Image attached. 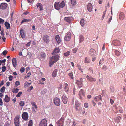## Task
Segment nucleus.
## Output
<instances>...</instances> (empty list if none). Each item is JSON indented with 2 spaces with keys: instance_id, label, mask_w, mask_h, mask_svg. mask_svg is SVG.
<instances>
[{
  "instance_id": "f257e3e1",
  "label": "nucleus",
  "mask_w": 126,
  "mask_h": 126,
  "mask_svg": "<svg viewBox=\"0 0 126 126\" xmlns=\"http://www.w3.org/2000/svg\"><path fill=\"white\" fill-rule=\"evenodd\" d=\"M53 55L51 57L49 62V66L51 67L55 63L59 60L60 56L58 54H52Z\"/></svg>"
},
{
  "instance_id": "f03ea898",
  "label": "nucleus",
  "mask_w": 126,
  "mask_h": 126,
  "mask_svg": "<svg viewBox=\"0 0 126 126\" xmlns=\"http://www.w3.org/2000/svg\"><path fill=\"white\" fill-rule=\"evenodd\" d=\"M81 103L77 101H76L75 102L74 107L75 109L77 111H80L82 109L81 107L80 106Z\"/></svg>"
},
{
  "instance_id": "7ed1b4c3",
  "label": "nucleus",
  "mask_w": 126,
  "mask_h": 126,
  "mask_svg": "<svg viewBox=\"0 0 126 126\" xmlns=\"http://www.w3.org/2000/svg\"><path fill=\"white\" fill-rule=\"evenodd\" d=\"M42 39L44 42L47 44H48L50 42L49 36L47 35H44L42 37Z\"/></svg>"
},
{
  "instance_id": "20e7f679",
  "label": "nucleus",
  "mask_w": 126,
  "mask_h": 126,
  "mask_svg": "<svg viewBox=\"0 0 126 126\" xmlns=\"http://www.w3.org/2000/svg\"><path fill=\"white\" fill-rule=\"evenodd\" d=\"M47 121L45 118H44L40 121L39 126H47Z\"/></svg>"
},
{
  "instance_id": "39448f33",
  "label": "nucleus",
  "mask_w": 126,
  "mask_h": 126,
  "mask_svg": "<svg viewBox=\"0 0 126 126\" xmlns=\"http://www.w3.org/2000/svg\"><path fill=\"white\" fill-rule=\"evenodd\" d=\"M19 116L18 115L16 116L14 118V122L16 126H19Z\"/></svg>"
},
{
  "instance_id": "423d86ee",
  "label": "nucleus",
  "mask_w": 126,
  "mask_h": 126,
  "mask_svg": "<svg viewBox=\"0 0 126 126\" xmlns=\"http://www.w3.org/2000/svg\"><path fill=\"white\" fill-rule=\"evenodd\" d=\"M78 95L80 99H82L85 96L84 90L83 89H81L79 91Z\"/></svg>"
},
{
  "instance_id": "0eeeda50",
  "label": "nucleus",
  "mask_w": 126,
  "mask_h": 126,
  "mask_svg": "<svg viewBox=\"0 0 126 126\" xmlns=\"http://www.w3.org/2000/svg\"><path fill=\"white\" fill-rule=\"evenodd\" d=\"M53 101L55 105L59 106L60 105V100L58 98L55 97L53 99Z\"/></svg>"
},
{
  "instance_id": "6e6552de",
  "label": "nucleus",
  "mask_w": 126,
  "mask_h": 126,
  "mask_svg": "<svg viewBox=\"0 0 126 126\" xmlns=\"http://www.w3.org/2000/svg\"><path fill=\"white\" fill-rule=\"evenodd\" d=\"M8 6V4L6 3H3L0 5V9L5 10Z\"/></svg>"
},
{
  "instance_id": "1a4fd4ad",
  "label": "nucleus",
  "mask_w": 126,
  "mask_h": 126,
  "mask_svg": "<svg viewBox=\"0 0 126 126\" xmlns=\"http://www.w3.org/2000/svg\"><path fill=\"white\" fill-rule=\"evenodd\" d=\"M22 118L25 121L27 120L28 118V114L27 112H24L22 116Z\"/></svg>"
},
{
  "instance_id": "9d476101",
  "label": "nucleus",
  "mask_w": 126,
  "mask_h": 126,
  "mask_svg": "<svg viewBox=\"0 0 126 126\" xmlns=\"http://www.w3.org/2000/svg\"><path fill=\"white\" fill-rule=\"evenodd\" d=\"M71 37V34L70 33H68L65 37L64 40L66 41L70 40Z\"/></svg>"
},
{
  "instance_id": "9b49d317",
  "label": "nucleus",
  "mask_w": 126,
  "mask_h": 126,
  "mask_svg": "<svg viewBox=\"0 0 126 126\" xmlns=\"http://www.w3.org/2000/svg\"><path fill=\"white\" fill-rule=\"evenodd\" d=\"M86 78L87 80L91 82L93 81H96V79L95 78H93L90 76H89L87 75L86 76Z\"/></svg>"
},
{
  "instance_id": "f8f14e48",
  "label": "nucleus",
  "mask_w": 126,
  "mask_h": 126,
  "mask_svg": "<svg viewBox=\"0 0 126 126\" xmlns=\"http://www.w3.org/2000/svg\"><path fill=\"white\" fill-rule=\"evenodd\" d=\"M60 50L59 47H56L54 49L51 54H58L60 52Z\"/></svg>"
},
{
  "instance_id": "ddd939ff",
  "label": "nucleus",
  "mask_w": 126,
  "mask_h": 126,
  "mask_svg": "<svg viewBox=\"0 0 126 126\" xmlns=\"http://www.w3.org/2000/svg\"><path fill=\"white\" fill-rule=\"evenodd\" d=\"M62 100L63 103L66 104L68 101L67 98L65 96H63L62 97Z\"/></svg>"
},
{
  "instance_id": "4468645a",
  "label": "nucleus",
  "mask_w": 126,
  "mask_h": 126,
  "mask_svg": "<svg viewBox=\"0 0 126 126\" xmlns=\"http://www.w3.org/2000/svg\"><path fill=\"white\" fill-rule=\"evenodd\" d=\"M94 100L96 101H98L99 100L101 101H102V97L101 95H99L98 96H96L95 98H94Z\"/></svg>"
},
{
  "instance_id": "2eb2a0df",
  "label": "nucleus",
  "mask_w": 126,
  "mask_h": 126,
  "mask_svg": "<svg viewBox=\"0 0 126 126\" xmlns=\"http://www.w3.org/2000/svg\"><path fill=\"white\" fill-rule=\"evenodd\" d=\"M92 5L90 3L88 4L87 6V9L88 11L90 12H91L92 9Z\"/></svg>"
},
{
  "instance_id": "dca6fc26",
  "label": "nucleus",
  "mask_w": 126,
  "mask_h": 126,
  "mask_svg": "<svg viewBox=\"0 0 126 126\" xmlns=\"http://www.w3.org/2000/svg\"><path fill=\"white\" fill-rule=\"evenodd\" d=\"M59 2H55L54 4V6L55 9L57 10H59L60 8V6Z\"/></svg>"
},
{
  "instance_id": "f3484780",
  "label": "nucleus",
  "mask_w": 126,
  "mask_h": 126,
  "mask_svg": "<svg viewBox=\"0 0 126 126\" xmlns=\"http://www.w3.org/2000/svg\"><path fill=\"white\" fill-rule=\"evenodd\" d=\"M76 83L80 88L82 86L83 84L81 81H79L78 80H77L76 81Z\"/></svg>"
},
{
  "instance_id": "a211bd4d",
  "label": "nucleus",
  "mask_w": 126,
  "mask_h": 126,
  "mask_svg": "<svg viewBox=\"0 0 126 126\" xmlns=\"http://www.w3.org/2000/svg\"><path fill=\"white\" fill-rule=\"evenodd\" d=\"M20 33L21 36L22 38H25V33L24 30L21 29L20 31Z\"/></svg>"
},
{
  "instance_id": "6ab92c4d",
  "label": "nucleus",
  "mask_w": 126,
  "mask_h": 126,
  "mask_svg": "<svg viewBox=\"0 0 126 126\" xmlns=\"http://www.w3.org/2000/svg\"><path fill=\"white\" fill-rule=\"evenodd\" d=\"M89 53L91 56L95 55L96 54V51L94 49H91L90 50Z\"/></svg>"
},
{
  "instance_id": "aec40b11",
  "label": "nucleus",
  "mask_w": 126,
  "mask_h": 126,
  "mask_svg": "<svg viewBox=\"0 0 126 126\" xmlns=\"http://www.w3.org/2000/svg\"><path fill=\"white\" fill-rule=\"evenodd\" d=\"M113 43V45H114L116 46H119L121 45V43L120 41L118 40L114 41V42Z\"/></svg>"
},
{
  "instance_id": "412c9836",
  "label": "nucleus",
  "mask_w": 126,
  "mask_h": 126,
  "mask_svg": "<svg viewBox=\"0 0 126 126\" xmlns=\"http://www.w3.org/2000/svg\"><path fill=\"white\" fill-rule=\"evenodd\" d=\"M12 64L13 66L15 67L17 66V61L15 58H13L12 60Z\"/></svg>"
},
{
  "instance_id": "4be33fe9",
  "label": "nucleus",
  "mask_w": 126,
  "mask_h": 126,
  "mask_svg": "<svg viewBox=\"0 0 126 126\" xmlns=\"http://www.w3.org/2000/svg\"><path fill=\"white\" fill-rule=\"evenodd\" d=\"M55 40L59 44L61 42V39L59 36L57 35L55 37Z\"/></svg>"
},
{
  "instance_id": "5701e85b",
  "label": "nucleus",
  "mask_w": 126,
  "mask_h": 126,
  "mask_svg": "<svg viewBox=\"0 0 126 126\" xmlns=\"http://www.w3.org/2000/svg\"><path fill=\"white\" fill-rule=\"evenodd\" d=\"M72 18V17H65L64 18V20L69 23L71 21Z\"/></svg>"
},
{
  "instance_id": "b1692460",
  "label": "nucleus",
  "mask_w": 126,
  "mask_h": 126,
  "mask_svg": "<svg viewBox=\"0 0 126 126\" xmlns=\"http://www.w3.org/2000/svg\"><path fill=\"white\" fill-rule=\"evenodd\" d=\"M64 123V119L63 118H61L58 122V124H60L62 126H63Z\"/></svg>"
},
{
  "instance_id": "393cba45",
  "label": "nucleus",
  "mask_w": 126,
  "mask_h": 126,
  "mask_svg": "<svg viewBox=\"0 0 126 126\" xmlns=\"http://www.w3.org/2000/svg\"><path fill=\"white\" fill-rule=\"evenodd\" d=\"M91 62V60L90 58L88 57H86L84 60V63H88Z\"/></svg>"
},
{
  "instance_id": "a878e982",
  "label": "nucleus",
  "mask_w": 126,
  "mask_h": 126,
  "mask_svg": "<svg viewBox=\"0 0 126 126\" xmlns=\"http://www.w3.org/2000/svg\"><path fill=\"white\" fill-rule=\"evenodd\" d=\"M64 89L65 91L67 92L69 91L68 86V84L66 83H64Z\"/></svg>"
},
{
  "instance_id": "bb28decb",
  "label": "nucleus",
  "mask_w": 126,
  "mask_h": 126,
  "mask_svg": "<svg viewBox=\"0 0 126 126\" xmlns=\"http://www.w3.org/2000/svg\"><path fill=\"white\" fill-rule=\"evenodd\" d=\"M36 6L38 8L40 9V10L41 11L43 9V6L42 4L40 3H37L36 4Z\"/></svg>"
},
{
  "instance_id": "cd10ccee",
  "label": "nucleus",
  "mask_w": 126,
  "mask_h": 126,
  "mask_svg": "<svg viewBox=\"0 0 126 126\" xmlns=\"http://www.w3.org/2000/svg\"><path fill=\"white\" fill-rule=\"evenodd\" d=\"M121 119V118L120 116H118L115 119V122L118 123L120 121V120Z\"/></svg>"
},
{
  "instance_id": "c85d7f7f",
  "label": "nucleus",
  "mask_w": 126,
  "mask_h": 126,
  "mask_svg": "<svg viewBox=\"0 0 126 126\" xmlns=\"http://www.w3.org/2000/svg\"><path fill=\"white\" fill-rule=\"evenodd\" d=\"M10 99V97L8 96V95L7 94L6 95L4 99L5 101L6 102H9Z\"/></svg>"
},
{
  "instance_id": "c756f323",
  "label": "nucleus",
  "mask_w": 126,
  "mask_h": 126,
  "mask_svg": "<svg viewBox=\"0 0 126 126\" xmlns=\"http://www.w3.org/2000/svg\"><path fill=\"white\" fill-rule=\"evenodd\" d=\"M40 54L41 56L40 57L41 58H41H43V59H43H44L45 58V57L46 56V54L44 52H42Z\"/></svg>"
},
{
  "instance_id": "7c9ffc66",
  "label": "nucleus",
  "mask_w": 126,
  "mask_h": 126,
  "mask_svg": "<svg viewBox=\"0 0 126 126\" xmlns=\"http://www.w3.org/2000/svg\"><path fill=\"white\" fill-rule=\"evenodd\" d=\"M5 25L7 29H9L10 28V25L8 22L6 21L5 23Z\"/></svg>"
},
{
  "instance_id": "2f4dec72",
  "label": "nucleus",
  "mask_w": 126,
  "mask_h": 126,
  "mask_svg": "<svg viewBox=\"0 0 126 126\" xmlns=\"http://www.w3.org/2000/svg\"><path fill=\"white\" fill-rule=\"evenodd\" d=\"M57 71V70L56 69L52 73V76L53 77H55L56 76Z\"/></svg>"
},
{
  "instance_id": "473e14b6",
  "label": "nucleus",
  "mask_w": 126,
  "mask_h": 126,
  "mask_svg": "<svg viewBox=\"0 0 126 126\" xmlns=\"http://www.w3.org/2000/svg\"><path fill=\"white\" fill-rule=\"evenodd\" d=\"M59 4V7H60V8H63L65 6L64 2V1H62Z\"/></svg>"
},
{
  "instance_id": "72a5a7b5",
  "label": "nucleus",
  "mask_w": 126,
  "mask_h": 126,
  "mask_svg": "<svg viewBox=\"0 0 126 126\" xmlns=\"http://www.w3.org/2000/svg\"><path fill=\"white\" fill-rule=\"evenodd\" d=\"M72 5L74 6L76 4V0H71Z\"/></svg>"
},
{
  "instance_id": "f704fd0d",
  "label": "nucleus",
  "mask_w": 126,
  "mask_h": 126,
  "mask_svg": "<svg viewBox=\"0 0 126 126\" xmlns=\"http://www.w3.org/2000/svg\"><path fill=\"white\" fill-rule=\"evenodd\" d=\"M125 17L124 14L123 13H120L119 15V18L120 19H123Z\"/></svg>"
},
{
  "instance_id": "c9c22d12",
  "label": "nucleus",
  "mask_w": 126,
  "mask_h": 126,
  "mask_svg": "<svg viewBox=\"0 0 126 126\" xmlns=\"http://www.w3.org/2000/svg\"><path fill=\"white\" fill-rule=\"evenodd\" d=\"M31 20L30 19H27L24 18L22 21L21 23L22 24L24 22H30Z\"/></svg>"
},
{
  "instance_id": "e433bc0d",
  "label": "nucleus",
  "mask_w": 126,
  "mask_h": 126,
  "mask_svg": "<svg viewBox=\"0 0 126 126\" xmlns=\"http://www.w3.org/2000/svg\"><path fill=\"white\" fill-rule=\"evenodd\" d=\"M85 21L84 19H81L80 21V24L81 26L83 27L85 24Z\"/></svg>"
},
{
  "instance_id": "4c0bfd02",
  "label": "nucleus",
  "mask_w": 126,
  "mask_h": 126,
  "mask_svg": "<svg viewBox=\"0 0 126 126\" xmlns=\"http://www.w3.org/2000/svg\"><path fill=\"white\" fill-rule=\"evenodd\" d=\"M31 83H28L26 82H25L24 84V87L25 88H27L30 86Z\"/></svg>"
},
{
  "instance_id": "58836bf2",
  "label": "nucleus",
  "mask_w": 126,
  "mask_h": 126,
  "mask_svg": "<svg viewBox=\"0 0 126 126\" xmlns=\"http://www.w3.org/2000/svg\"><path fill=\"white\" fill-rule=\"evenodd\" d=\"M31 103L32 106L34 107L35 108L37 109V106L34 102H32Z\"/></svg>"
},
{
  "instance_id": "ea45409f",
  "label": "nucleus",
  "mask_w": 126,
  "mask_h": 126,
  "mask_svg": "<svg viewBox=\"0 0 126 126\" xmlns=\"http://www.w3.org/2000/svg\"><path fill=\"white\" fill-rule=\"evenodd\" d=\"M115 53L116 55L117 56H119L121 54V53L117 50H116L115 51Z\"/></svg>"
},
{
  "instance_id": "a19ab883",
  "label": "nucleus",
  "mask_w": 126,
  "mask_h": 126,
  "mask_svg": "<svg viewBox=\"0 0 126 126\" xmlns=\"http://www.w3.org/2000/svg\"><path fill=\"white\" fill-rule=\"evenodd\" d=\"M33 122L32 120H30L29 121V122L28 124V126H32Z\"/></svg>"
},
{
  "instance_id": "79ce46f5",
  "label": "nucleus",
  "mask_w": 126,
  "mask_h": 126,
  "mask_svg": "<svg viewBox=\"0 0 126 126\" xmlns=\"http://www.w3.org/2000/svg\"><path fill=\"white\" fill-rule=\"evenodd\" d=\"M77 67H78V69L81 71V72L82 73L83 72L82 69L81 68V66L80 65H77Z\"/></svg>"
},
{
  "instance_id": "37998d69",
  "label": "nucleus",
  "mask_w": 126,
  "mask_h": 126,
  "mask_svg": "<svg viewBox=\"0 0 126 126\" xmlns=\"http://www.w3.org/2000/svg\"><path fill=\"white\" fill-rule=\"evenodd\" d=\"M70 54V52L69 51H67L64 54V55L65 56H68Z\"/></svg>"
},
{
  "instance_id": "c03bdc74",
  "label": "nucleus",
  "mask_w": 126,
  "mask_h": 126,
  "mask_svg": "<svg viewBox=\"0 0 126 126\" xmlns=\"http://www.w3.org/2000/svg\"><path fill=\"white\" fill-rule=\"evenodd\" d=\"M84 40V38L83 36L82 35L80 36L79 42L81 43Z\"/></svg>"
},
{
  "instance_id": "a18cd8bd",
  "label": "nucleus",
  "mask_w": 126,
  "mask_h": 126,
  "mask_svg": "<svg viewBox=\"0 0 126 126\" xmlns=\"http://www.w3.org/2000/svg\"><path fill=\"white\" fill-rule=\"evenodd\" d=\"M19 90V89L18 88L14 89L13 90L12 92L14 93H16L18 92Z\"/></svg>"
},
{
  "instance_id": "49530a36",
  "label": "nucleus",
  "mask_w": 126,
  "mask_h": 126,
  "mask_svg": "<svg viewBox=\"0 0 126 126\" xmlns=\"http://www.w3.org/2000/svg\"><path fill=\"white\" fill-rule=\"evenodd\" d=\"M119 112L121 113H123V111L122 108L120 107H119Z\"/></svg>"
},
{
  "instance_id": "de8ad7c7",
  "label": "nucleus",
  "mask_w": 126,
  "mask_h": 126,
  "mask_svg": "<svg viewBox=\"0 0 126 126\" xmlns=\"http://www.w3.org/2000/svg\"><path fill=\"white\" fill-rule=\"evenodd\" d=\"M24 104V102L23 101H21L20 102L19 105L21 106H23Z\"/></svg>"
},
{
  "instance_id": "09e8293b",
  "label": "nucleus",
  "mask_w": 126,
  "mask_h": 126,
  "mask_svg": "<svg viewBox=\"0 0 126 126\" xmlns=\"http://www.w3.org/2000/svg\"><path fill=\"white\" fill-rule=\"evenodd\" d=\"M106 13V11H104L103 12V14L102 15V17L101 18V19L102 20H103L104 18V17H105V15Z\"/></svg>"
},
{
  "instance_id": "8fccbe9b",
  "label": "nucleus",
  "mask_w": 126,
  "mask_h": 126,
  "mask_svg": "<svg viewBox=\"0 0 126 126\" xmlns=\"http://www.w3.org/2000/svg\"><path fill=\"white\" fill-rule=\"evenodd\" d=\"M22 92H19L16 95V97H20L21 95L22 94Z\"/></svg>"
},
{
  "instance_id": "3c124183",
  "label": "nucleus",
  "mask_w": 126,
  "mask_h": 126,
  "mask_svg": "<svg viewBox=\"0 0 126 126\" xmlns=\"http://www.w3.org/2000/svg\"><path fill=\"white\" fill-rule=\"evenodd\" d=\"M68 75L70 77V78H71L72 79H73V74L72 73H69V74H68Z\"/></svg>"
},
{
  "instance_id": "603ef678",
  "label": "nucleus",
  "mask_w": 126,
  "mask_h": 126,
  "mask_svg": "<svg viewBox=\"0 0 126 126\" xmlns=\"http://www.w3.org/2000/svg\"><path fill=\"white\" fill-rule=\"evenodd\" d=\"M13 78V76L11 75H10L9 77V80L11 81H12Z\"/></svg>"
},
{
  "instance_id": "864d4df0",
  "label": "nucleus",
  "mask_w": 126,
  "mask_h": 126,
  "mask_svg": "<svg viewBox=\"0 0 126 126\" xmlns=\"http://www.w3.org/2000/svg\"><path fill=\"white\" fill-rule=\"evenodd\" d=\"M5 87L4 86L2 87L0 89V91L1 92L3 93L5 91Z\"/></svg>"
},
{
  "instance_id": "5fc2aeb1",
  "label": "nucleus",
  "mask_w": 126,
  "mask_h": 126,
  "mask_svg": "<svg viewBox=\"0 0 126 126\" xmlns=\"http://www.w3.org/2000/svg\"><path fill=\"white\" fill-rule=\"evenodd\" d=\"M33 89V87L32 86H31L29 87L27 90L28 91H31Z\"/></svg>"
},
{
  "instance_id": "6e6d98bb",
  "label": "nucleus",
  "mask_w": 126,
  "mask_h": 126,
  "mask_svg": "<svg viewBox=\"0 0 126 126\" xmlns=\"http://www.w3.org/2000/svg\"><path fill=\"white\" fill-rule=\"evenodd\" d=\"M15 85L16 86V87L17 86L19 85H20V82L19 81H17L16 82H15Z\"/></svg>"
},
{
  "instance_id": "4d7b16f0",
  "label": "nucleus",
  "mask_w": 126,
  "mask_h": 126,
  "mask_svg": "<svg viewBox=\"0 0 126 126\" xmlns=\"http://www.w3.org/2000/svg\"><path fill=\"white\" fill-rule=\"evenodd\" d=\"M4 20L1 18H0V24H2L4 23Z\"/></svg>"
},
{
  "instance_id": "13d9d810",
  "label": "nucleus",
  "mask_w": 126,
  "mask_h": 126,
  "mask_svg": "<svg viewBox=\"0 0 126 126\" xmlns=\"http://www.w3.org/2000/svg\"><path fill=\"white\" fill-rule=\"evenodd\" d=\"M8 51L7 50H5L3 51L2 53L3 55H5L7 53Z\"/></svg>"
},
{
  "instance_id": "bf43d9fd",
  "label": "nucleus",
  "mask_w": 126,
  "mask_h": 126,
  "mask_svg": "<svg viewBox=\"0 0 126 126\" xmlns=\"http://www.w3.org/2000/svg\"><path fill=\"white\" fill-rule=\"evenodd\" d=\"M77 50L78 49L76 48L72 50L73 53H75L76 52Z\"/></svg>"
},
{
  "instance_id": "052dcab7",
  "label": "nucleus",
  "mask_w": 126,
  "mask_h": 126,
  "mask_svg": "<svg viewBox=\"0 0 126 126\" xmlns=\"http://www.w3.org/2000/svg\"><path fill=\"white\" fill-rule=\"evenodd\" d=\"M2 72H4L6 70V67L5 66H3L2 67Z\"/></svg>"
},
{
  "instance_id": "680f3d73",
  "label": "nucleus",
  "mask_w": 126,
  "mask_h": 126,
  "mask_svg": "<svg viewBox=\"0 0 126 126\" xmlns=\"http://www.w3.org/2000/svg\"><path fill=\"white\" fill-rule=\"evenodd\" d=\"M29 3H32L34 2L35 0H27Z\"/></svg>"
},
{
  "instance_id": "e2e57ef3",
  "label": "nucleus",
  "mask_w": 126,
  "mask_h": 126,
  "mask_svg": "<svg viewBox=\"0 0 126 126\" xmlns=\"http://www.w3.org/2000/svg\"><path fill=\"white\" fill-rule=\"evenodd\" d=\"M24 70H25L24 68L23 67H22L21 68L20 70V71L21 72L23 73L24 71Z\"/></svg>"
},
{
  "instance_id": "0e129e2a",
  "label": "nucleus",
  "mask_w": 126,
  "mask_h": 126,
  "mask_svg": "<svg viewBox=\"0 0 126 126\" xmlns=\"http://www.w3.org/2000/svg\"><path fill=\"white\" fill-rule=\"evenodd\" d=\"M84 107L86 108H87L88 107V104L86 103H85L84 104Z\"/></svg>"
},
{
  "instance_id": "69168bd1",
  "label": "nucleus",
  "mask_w": 126,
  "mask_h": 126,
  "mask_svg": "<svg viewBox=\"0 0 126 126\" xmlns=\"http://www.w3.org/2000/svg\"><path fill=\"white\" fill-rule=\"evenodd\" d=\"M85 109H84V110H82V109H81V110H80L81 111V113H82L83 114H84V113H85Z\"/></svg>"
},
{
  "instance_id": "338daca9",
  "label": "nucleus",
  "mask_w": 126,
  "mask_h": 126,
  "mask_svg": "<svg viewBox=\"0 0 126 126\" xmlns=\"http://www.w3.org/2000/svg\"><path fill=\"white\" fill-rule=\"evenodd\" d=\"M112 19V16H111L110 18L109 19V20L108 21V23H109L110 22H111V21Z\"/></svg>"
},
{
  "instance_id": "774afa93",
  "label": "nucleus",
  "mask_w": 126,
  "mask_h": 126,
  "mask_svg": "<svg viewBox=\"0 0 126 126\" xmlns=\"http://www.w3.org/2000/svg\"><path fill=\"white\" fill-rule=\"evenodd\" d=\"M89 71L91 72H92V73H93V69L92 68H90L89 69Z\"/></svg>"
}]
</instances>
